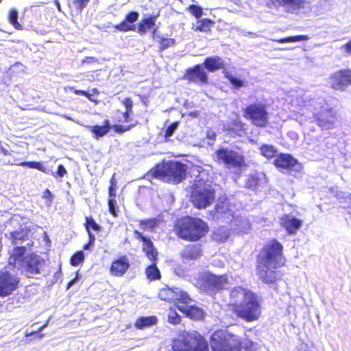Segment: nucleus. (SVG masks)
Returning a JSON list of instances; mask_svg holds the SVG:
<instances>
[{
	"label": "nucleus",
	"mask_w": 351,
	"mask_h": 351,
	"mask_svg": "<svg viewBox=\"0 0 351 351\" xmlns=\"http://www.w3.org/2000/svg\"><path fill=\"white\" fill-rule=\"evenodd\" d=\"M230 311L246 322L258 321L262 316V305L256 293L243 286H236L230 291Z\"/></svg>",
	"instance_id": "obj_1"
},
{
	"label": "nucleus",
	"mask_w": 351,
	"mask_h": 351,
	"mask_svg": "<svg viewBox=\"0 0 351 351\" xmlns=\"http://www.w3.org/2000/svg\"><path fill=\"white\" fill-rule=\"evenodd\" d=\"M174 230L180 239L195 242L206 236L209 227L206 221L199 217L184 216L176 221Z\"/></svg>",
	"instance_id": "obj_2"
},
{
	"label": "nucleus",
	"mask_w": 351,
	"mask_h": 351,
	"mask_svg": "<svg viewBox=\"0 0 351 351\" xmlns=\"http://www.w3.org/2000/svg\"><path fill=\"white\" fill-rule=\"evenodd\" d=\"M186 165L180 161L168 160L156 165L152 169V176L165 182L178 184L186 178Z\"/></svg>",
	"instance_id": "obj_3"
},
{
	"label": "nucleus",
	"mask_w": 351,
	"mask_h": 351,
	"mask_svg": "<svg viewBox=\"0 0 351 351\" xmlns=\"http://www.w3.org/2000/svg\"><path fill=\"white\" fill-rule=\"evenodd\" d=\"M173 351H208L206 339L197 331H181L171 343Z\"/></svg>",
	"instance_id": "obj_4"
},
{
	"label": "nucleus",
	"mask_w": 351,
	"mask_h": 351,
	"mask_svg": "<svg viewBox=\"0 0 351 351\" xmlns=\"http://www.w3.org/2000/svg\"><path fill=\"white\" fill-rule=\"evenodd\" d=\"M133 234L136 239L140 240L142 242V252L151 261V264L147 266L145 270L147 279L149 281L160 280L162 278L161 273L157 267L158 252L153 241L149 237L144 236L138 230H134Z\"/></svg>",
	"instance_id": "obj_5"
},
{
	"label": "nucleus",
	"mask_w": 351,
	"mask_h": 351,
	"mask_svg": "<svg viewBox=\"0 0 351 351\" xmlns=\"http://www.w3.org/2000/svg\"><path fill=\"white\" fill-rule=\"evenodd\" d=\"M212 351H242L241 338L227 329L215 330L209 338Z\"/></svg>",
	"instance_id": "obj_6"
},
{
	"label": "nucleus",
	"mask_w": 351,
	"mask_h": 351,
	"mask_svg": "<svg viewBox=\"0 0 351 351\" xmlns=\"http://www.w3.org/2000/svg\"><path fill=\"white\" fill-rule=\"evenodd\" d=\"M191 189L190 201L196 208H206L215 202V189L204 180H195Z\"/></svg>",
	"instance_id": "obj_7"
},
{
	"label": "nucleus",
	"mask_w": 351,
	"mask_h": 351,
	"mask_svg": "<svg viewBox=\"0 0 351 351\" xmlns=\"http://www.w3.org/2000/svg\"><path fill=\"white\" fill-rule=\"evenodd\" d=\"M283 250L282 244L277 239H272L262 247L257 256V263L259 264H281L282 261H285L283 256Z\"/></svg>",
	"instance_id": "obj_8"
},
{
	"label": "nucleus",
	"mask_w": 351,
	"mask_h": 351,
	"mask_svg": "<svg viewBox=\"0 0 351 351\" xmlns=\"http://www.w3.org/2000/svg\"><path fill=\"white\" fill-rule=\"evenodd\" d=\"M243 117L258 128H265L269 123V113L264 104H250L243 108Z\"/></svg>",
	"instance_id": "obj_9"
},
{
	"label": "nucleus",
	"mask_w": 351,
	"mask_h": 351,
	"mask_svg": "<svg viewBox=\"0 0 351 351\" xmlns=\"http://www.w3.org/2000/svg\"><path fill=\"white\" fill-rule=\"evenodd\" d=\"M215 154V162L228 167L242 168L247 166L245 156L234 150L222 147L217 149Z\"/></svg>",
	"instance_id": "obj_10"
},
{
	"label": "nucleus",
	"mask_w": 351,
	"mask_h": 351,
	"mask_svg": "<svg viewBox=\"0 0 351 351\" xmlns=\"http://www.w3.org/2000/svg\"><path fill=\"white\" fill-rule=\"evenodd\" d=\"M158 297L162 301L173 303L176 307L177 305L189 304L193 301L186 291L178 287L169 286L161 288L158 291Z\"/></svg>",
	"instance_id": "obj_11"
},
{
	"label": "nucleus",
	"mask_w": 351,
	"mask_h": 351,
	"mask_svg": "<svg viewBox=\"0 0 351 351\" xmlns=\"http://www.w3.org/2000/svg\"><path fill=\"white\" fill-rule=\"evenodd\" d=\"M285 265L284 261L281 264H259L257 263L256 271L259 279L265 284L274 285L282 276L277 269Z\"/></svg>",
	"instance_id": "obj_12"
},
{
	"label": "nucleus",
	"mask_w": 351,
	"mask_h": 351,
	"mask_svg": "<svg viewBox=\"0 0 351 351\" xmlns=\"http://www.w3.org/2000/svg\"><path fill=\"white\" fill-rule=\"evenodd\" d=\"M138 123V121H135L134 123L127 125H123L120 124H114L113 125H110V121L108 119H105L103 121L102 125H91L88 126V129L92 133L93 136L95 138L99 139L106 135L110 131L111 128H112L114 132L117 134H123L136 126Z\"/></svg>",
	"instance_id": "obj_13"
},
{
	"label": "nucleus",
	"mask_w": 351,
	"mask_h": 351,
	"mask_svg": "<svg viewBox=\"0 0 351 351\" xmlns=\"http://www.w3.org/2000/svg\"><path fill=\"white\" fill-rule=\"evenodd\" d=\"M313 122L322 130H331L338 119L337 112L332 107H322L313 114Z\"/></svg>",
	"instance_id": "obj_14"
},
{
	"label": "nucleus",
	"mask_w": 351,
	"mask_h": 351,
	"mask_svg": "<svg viewBox=\"0 0 351 351\" xmlns=\"http://www.w3.org/2000/svg\"><path fill=\"white\" fill-rule=\"evenodd\" d=\"M329 87L335 91L344 92L351 86V69H341L328 77Z\"/></svg>",
	"instance_id": "obj_15"
},
{
	"label": "nucleus",
	"mask_w": 351,
	"mask_h": 351,
	"mask_svg": "<svg viewBox=\"0 0 351 351\" xmlns=\"http://www.w3.org/2000/svg\"><path fill=\"white\" fill-rule=\"evenodd\" d=\"M19 278L9 271H0V296L5 297L16 290Z\"/></svg>",
	"instance_id": "obj_16"
},
{
	"label": "nucleus",
	"mask_w": 351,
	"mask_h": 351,
	"mask_svg": "<svg viewBox=\"0 0 351 351\" xmlns=\"http://www.w3.org/2000/svg\"><path fill=\"white\" fill-rule=\"evenodd\" d=\"M183 79L189 83L199 85L208 84V77L204 67L202 64H197L185 70Z\"/></svg>",
	"instance_id": "obj_17"
},
{
	"label": "nucleus",
	"mask_w": 351,
	"mask_h": 351,
	"mask_svg": "<svg viewBox=\"0 0 351 351\" xmlns=\"http://www.w3.org/2000/svg\"><path fill=\"white\" fill-rule=\"evenodd\" d=\"M130 267V259L127 255L119 256L112 259L109 267V273L113 277L123 276Z\"/></svg>",
	"instance_id": "obj_18"
},
{
	"label": "nucleus",
	"mask_w": 351,
	"mask_h": 351,
	"mask_svg": "<svg viewBox=\"0 0 351 351\" xmlns=\"http://www.w3.org/2000/svg\"><path fill=\"white\" fill-rule=\"evenodd\" d=\"M44 261L35 254H30L22 260L21 267L24 268L25 271L30 274H38L40 272V267Z\"/></svg>",
	"instance_id": "obj_19"
},
{
	"label": "nucleus",
	"mask_w": 351,
	"mask_h": 351,
	"mask_svg": "<svg viewBox=\"0 0 351 351\" xmlns=\"http://www.w3.org/2000/svg\"><path fill=\"white\" fill-rule=\"evenodd\" d=\"M224 130L232 137L243 136L247 134V125L239 117L226 123Z\"/></svg>",
	"instance_id": "obj_20"
},
{
	"label": "nucleus",
	"mask_w": 351,
	"mask_h": 351,
	"mask_svg": "<svg viewBox=\"0 0 351 351\" xmlns=\"http://www.w3.org/2000/svg\"><path fill=\"white\" fill-rule=\"evenodd\" d=\"M302 221L300 219L291 216L289 214L283 215L280 218V225L283 228L288 234H295L301 228Z\"/></svg>",
	"instance_id": "obj_21"
},
{
	"label": "nucleus",
	"mask_w": 351,
	"mask_h": 351,
	"mask_svg": "<svg viewBox=\"0 0 351 351\" xmlns=\"http://www.w3.org/2000/svg\"><path fill=\"white\" fill-rule=\"evenodd\" d=\"M177 308L186 317L193 320H202L205 317L206 314L204 309L196 305L190 304L177 305Z\"/></svg>",
	"instance_id": "obj_22"
},
{
	"label": "nucleus",
	"mask_w": 351,
	"mask_h": 351,
	"mask_svg": "<svg viewBox=\"0 0 351 351\" xmlns=\"http://www.w3.org/2000/svg\"><path fill=\"white\" fill-rule=\"evenodd\" d=\"M298 164V160L290 154L281 153L278 154L274 161L276 168L291 169Z\"/></svg>",
	"instance_id": "obj_23"
},
{
	"label": "nucleus",
	"mask_w": 351,
	"mask_h": 351,
	"mask_svg": "<svg viewBox=\"0 0 351 351\" xmlns=\"http://www.w3.org/2000/svg\"><path fill=\"white\" fill-rule=\"evenodd\" d=\"M138 13L135 11L130 12L121 23L114 25V29L122 32L133 31L135 29L134 23L138 20Z\"/></svg>",
	"instance_id": "obj_24"
},
{
	"label": "nucleus",
	"mask_w": 351,
	"mask_h": 351,
	"mask_svg": "<svg viewBox=\"0 0 351 351\" xmlns=\"http://www.w3.org/2000/svg\"><path fill=\"white\" fill-rule=\"evenodd\" d=\"M202 256V249L199 244H188L180 252V257L183 261H194Z\"/></svg>",
	"instance_id": "obj_25"
},
{
	"label": "nucleus",
	"mask_w": 351,
	"mask_h": 351,
	"mask_svg": "<svg viewBox=\"0 0 351 351\" xmlns=\"http://www.w3.org/2000/svg\"><path fill=\"white\" fill-rule=\"evenodd\" d=\"M203 66L209 72L225 69L226 64L223 59L217 56L207 57L204 59Z\"/></svg>",
	"instance_id": "obj_26"
},
{
	"label": "nucleus",
	"mask_w": 351,
	"mask_h": 351,
	"mask_svg": "<svg viewBox=\"0 0 351 351\" xmlns=\"http://www.w3.org/2000/svg\"><path fill=\"white\" fill-rule=\"evenodd\" d=\"M215 21L210 19H202L197 21V25L193 27V29L195 32L208 33L211 31V29L215 25Z\"/></svg>",
	"instance_id": "obj_27"
},
{
	"label": "nucleus",
	"mask_w": 351,
	"mask_h": 351,
	"mask_svg": "<svg viewBox=\"0 0 351 351\" xmlns=\"http://www.w3.org/2000/svg\"><path fill=\"white\" fill-rule=\"evenodd\" d=\"M121 103L125 107V111L122 113L123 122L129 123L132 121L131 116L133 114L132 99L130 97H125Z\"/></svg>",
	"instance_id": "obj_28"
},
{
	"label": "nucleus",
	"mask_w": 351,
	"mask_h": 351,
	"mask_svg": "<svg viewBox=\"0 0 351 351\" xmlns=\"http://www.w3.org/2000/svg\"><path fill=\"white\" fill-rule=\"evenodd\" d=\"M208 282L213 289L221 290L227 282V277L226 275H211L208 278Z\"/></svg>",
	"instance_id": "obj_29"
},
{
	"label": "nucleus",
	"mask_w": 351,
	"mask_h": 351,
	"mask_svg": "<svg viewBox=\"0 0 351 351\" xmlns=\"http://www.w3.org/2000/svg\"><path fill=\"white\" fill-rule=\"evenodd\" d=\"M259 150L261 156L267 160L276 158L278 156L277 149L272 145L262 144L259 147Z\"/></svg>",
	"instance_id": "obj_30"
},
{
	"label": "nucleus",
	"mask_w": 351,
	"mask_h": 351,
	"mask_svg": "<svg viewBox=\"0 0 351 351\" xmlns=\"http://www.w3.org/2000/svg\"><path fill=\"white\" fill-rule=\"evenodd\" d=\"M157 323V318L155 316L140 317L134 323V326L137 329H143L150 327Z\"/></svg>",
	"instance_id": "obj_31"
},
{
	"label": "nucleus",
	"mask_w": 351,
	"mask_h": 351,
	"mask_svg": "<svg viewBox=\"0 0 351 351\" xmlns=\"http://www.w3.org/2000/svg\"><path fill=\"white\" fill-rule=\"evenodd\" d=\"M84 228L87 232L88 235L89 233H92L91 230L96 232L101 231L102 228L98 224L91 215L85 217V222L84 223Z\"/></svg>",
	"instance_id": "obj_32"
},
{
	"label": "nucleus",
	"mask_w": 351,
	"mask_h": 351,
	"mask_svg": "<svg viewBox=\"0 0 351 351\" xmlns=\"http://www.w3.org/2000/svg\"><path fill=\"white\" fill-rule=\"evenodd\" d=\"M155 25L154 17L149 16L143 19L138 25V32L143 35L147 32V30Z\"/></svg>",
	"instance_id": "obj_33"
},
{
	"label": "nucleus",
	"mask_w": 351,
	"mask_h": 351,
	"mask_svg": "<svg viewBox=\"0 0 351 351\" xmlns=\"http://www.w3.org/2000/svg\"><path fill=\"white\" fill-rule=\"evenodd\" d=\"M25 252L26 247L25 246H17L14 247L13 252L10 256V259L12 260L14 264H16L17 262L20 264L22 263V260L25 257Z\"/></svg>",
	"instance_id": "obj_34"
},
{
	"label": "nucleus",
	"mask_w": 351,
	"mask_h": 351,
	"mask_svg": "<svg viewBox=\"0 0 351 351\" xmlns=\"http://www.w3.org/2000/svg\"><path fill=\"white\" fill-rule=\"evenodd\" d=\"M308 39V36L306 35H297V36H291L287 37L281 38L279 39H273L272 41L277 43H295L299 41H304Z\"/></svg>",
	"instance_id": "obj_35"
},
{
	"label": "nucleus",
	"mask_w": 351,
	"mask_h": 351,
	"mask_svg": "<svg viewBox=\"0 0 351 351\" xmlns=\"http://www.w3.org/2000/svg\"><path fill=\"white\" fill-rule=\"evenodd\" d=\"M17 165L22 166V167H27L31 169H37L43 173H49V171L45 168L43 164L40 162L36 161H23L19 163H17Z\"/></svg>",
	"instance_id": "obj_36"
},
{
	"label": "nucleus",
	"mask_w": 351,
	"mask_h": 351,
	"mask_svg": "<svg viewBox=\"0 0 351 351\" xmlns=\"http://www.w3.org/2000/svg\"><path fill=\"white\" fill-rule=\"evenodd\" d=\"M158 220L156 218L146 219L138 221V225L141 228L145 231L147 230H153L158 226Z\"/></svg>",
	"instance_id": "obj_37"
},
{
	"label": "nucleus",
	"mask_w": 351,
	"mask_h": 351,
	"mask_svg": "<svg viewBox=\"0 0 351 351\" xmlns=\"http://www.w3.org/2000/svg\"><path fill=\"white\" fill-rule=\"evenodd\" d=\"M279 3L292 10L300 9L302 7L304 0H278Z\"/></svg>",
	"instance_id": "obj_38"
},
{
	"label": "nucleus",
	"mask_w": 351,
	"mask_h": 351,
	"mask_svg": "<svg viewBox=\"0 0 351 351\" xmlns=\"http://www.w3.org/2000/svg\"><path fill=\"white\" fill-rule=\"evenodd\" d=\"M159 51H164L176 45V40L171 38L158 36Z\"/></svg>",
	"instance_id": "obj_39"
},
{
	"label": "nucleus",
	"mask_w": 351,
	"mask_h": 351,
	"mask_svg": "<svg viewBox=\"0 0 351 351\" xmlns=\"http://www.w3.org/2000/svg\"><path fill=\"white\" fill-rule=\"evenodd\" d=\"M71 90L76 95H81L86 97L89 101L95 102L96 100L93 98V95H99V91L97 88H94L91 90L92 93H89L86 90H77L74 88H71Z\"/></svg>",
	"instance_id": "obj_40"
},
{
	"label": "nucleus",
	"mask_w": 351,
	"mask_h": 351,
	"mask_svg": "<svg viewBox=\"0 0 351 351\" xmlns=\"http://www.w3.org/2000/svg\"><path fill=\"white\" fill-rule=\"evenodd\" d=\"M12 243L16 244L19 241H24L27 238V232L25 230L14 231L10 233Z\"/></svg>",
	"instance_id": "obj_41"
},
{
	"label": "nucleus",
	"mask_w": 351,
	"mask_h": 351,
	"mask_svg": "<svg viewBox=\"0 0 351 351\" xmlns=\"http://www.w3.org/2000/svg\"><path fill=\"white\" fill-rule=\"evenodd\" d=\"M85 258L84 254L82 250L75 252L70 258V264L76 267L84 262Z\"/></svg>",
	"instance_id": "obj_42"
},
{
	"label": "nucleus",
	"mask_w": 351,
	"mask_h": 351,
	"mask_svg": "<svg viewBox=\"0 0 351 351\" xmlns=\"http://www.w3.org/2000/svg\"><path fill=\"white\" fill-rule=\"evenodd\" d=\"M8 21L16 29L21 30L22 25L18 21V12L16 10H10L9 11Z\"/></svg>",
	"instance_id": "obj_43"
},
{
	"label": "nucleus",
	"mask_w": 351,
	"mask_h": 351,
	"mask_svg": "<svg viewBox=\"0 0 351 351\" xmlns=\"http://www.w3.org/2000/svg\"><path fill=\"white\" fill-rule=\"evenodd\" d=\"M108 211L110 213V215H112L114 217H118L119 209L116 198L108 197Z\"/></svg>",
	"instance_id": "obj_44"
},
{
	"label": "nucleus",
	"mask_w": 351,
	"mask_h": 351,
	"mask_svg": "<svg viewBox=\"0 0 351 351\" xmlns=\"http://www.w3.org/2000/svg\"><path fill=\"white\" fill-rule=\"evenodd\" d=\"M117 189V180L115 178V174H113L110 179V184L108 186V196L109 197L116 198Z\"/></svg>",
	"instance_id": "obj_45"
},
{
	"label": "nucleus",
	"mask_w": 351,
	"mask_h": 351,
	"mask_svg": "<svg viewBox=\"0 0 351 351\" xmlns=\"http://www.w3.org/2000/svg\"><path fill=\"white\" fill-rule=\"evenodd\" d=\"M224 76L234 88H239L244 86V82L241 80L233 77L228 72L224 73Z\"/></svg>",
	"instance_id": "obj_46"
},
{
	"label": "nucleus",
	"mask_w": 351,
	"mask_h": 351,
	"mask_svg": "<svg viewBox=\"0 0 351 351\" xmlns=\"http://www.w3.org/2000/svg\"><path fill=\"white\" fill-rule=\"evenodd\" d=\"M179 125V121H176L171 123L165 130L164 137L166 140H168L178 129Z\"/></svg>",
	"instance_id": "obj_47"
},
{
	"label": "nucleus",
	"mask_w": 351,
	"mask_h": 351,
	"mask_svg": "<svg viewBox=\"0 0 351 351\" xmlns=\"http://www.w3.org/2000/svg\"><path fill=\"white\" fill-rule=\"evenodd\" d=\"M181 320H182L181 317L178 315V313L176 311L172 310L169 313L168 322L170 324H172L174 325L178 324L180 323Z\"/></svg>",
	"instance_id": "obj_48"
},
{
	"label": "nucleus",
	"mask_w": 351,
	"mask_h": 351,
	"mask_svg": "<svg viewBox=\"0 0 351 351\" xmlns=\"http://www.w3.org/2000/svg\"><path fill=\"white\" fill-rule=\"evenodd\" d=\"M188 10L191 12V14L197 19L199 18L203 14L202 8L195 4L190 5L188 8Z\"/></svg>",
	"instance_id": "obj_49"
},
{
	"label": "nucleus",
	"mask_w": 351,
	"mask_h": 351,
	"mask_svg": "<svg viewBox=\"0 0 351 351\" xmlns=\"http://www.w3.org/2000/svg\"><path fill=\"white\" fill-rule=\"evenodd\" d=\"M88 241L83 246V250L92 251L95 245V237L93 233H89Z\"/></svg>",
	"instance_id": "obj_50"
},
{
	"label": "nucleus",
	"mask_w": 351,
	"mask_h": 351,
	"mask_svg": "<svg viewBox=\"0 0 351 351\" xmlns=\"http://www.w3.org/2000/svg\"><path fill=\"white\" fill-rule=\"evenodd\" d=\"M67 174V171L62 165H59L56 173L52 172L51 175L55 178H63Z\"/></svg>",
	"instance_id": "obj_51"
},
{
	"label": "nucleus",
	"mask_w": 351,
	"mask_h": 351,
	"mask_svg": "<svg viewBox=\"0 0 351 351\" xmlns=\"http://www.w3.org/2000/svg\"><path fill=\"white\" fill-rule=\"evenodd\" d=\"M90 0H74L73 3L75 5L76 10L81 12L83 9L86 6Z\"/></svg>",
	"instance_id": "obj_52"
},
{
	"label": "nucleus",
	"mask_w": 351,
	"mask_h": 351,
	"mask_svg": "<svg viewBox=\"0 0 351 351\" xmlns=\"http://www.w3.org/2000/svg\"><path fill=\"white\" fill-rule=\"evenodd\" d=\"M25 337L27 338L29 337H33V339H30L31 341H32L33 339H41L45 337V335L43 333H42L40 330H38L36 331H33V332L27 333L25 335Z\"/></svg>",
	"instance_id": "obj_53"
},
{
	"label": "nucleus",
	"mask_w": 351,
	"mask_h": 351,
	"mask_svg": "<svg viewBox=\"0 0 351 351\" xmlns=\"http://www.w3.org/2000/svg\"><path fill=\"white\" fill-rule=\"evenodd\" d=\"M245 351H258L256 343L252 341H250L245 347Z\"/></svg>",
	"instance_id": "obj_54"
},
{
	"label": "nucleus",
	"mask_w": 351,
	"mask_h": 351,
	"mask_svg": "<svg viewBox=\"0 0 351 351\" xmlns=\"http://www.w3.org/2000/svg\"><path fill=\"white\" fill-rule=\"evenodd\" d=\"M342 48L344 49L345 52L351 56V39L348 41L346 43H345Z\"/></svg>",
	"instance_id": "obj_55"
},
{
	"label": "nucleus",
	"mask_w": 351,
	"mask_h": 351,
	"mask_svg": "<svg viewBox=\"0 0 351 351\" xmlns=\"http://www.w3.org/2000/svg\"><path fill=\"white\" fill-rule=\"evenodd\" d=\"M77 275H78V274L77 273L76 276L68 282L66 287V290H69L75 283V282L77 280Z\"/></svg>",
	"instance_id": "obj_56"
},
{
	"label": "nucleus",
	"mask_w": 351,
	"mask_h": 351,
	"mask_svg": "<svg viewBox=\"0 0 351 351\" xmlns=\"http://www.w3.org/2000/svg\"><path fill=\"white\" fill-rule=\"evenodd\" d=\"M44 197L47 198L51 201L53 199V195L48 189H45L44 191Z\"/></svg>",
	"instance_id": "obj_57"
},
{
	"label": "nucleus",
	"mask_w": 351,
	"mask_h": 351,
	"mask_svg": "<svg viewBox=\"0 0 351 351\" xmlns=\"http://www.w3.org/2000/svg\"><path fill=\"white\" fill-rule=\"evenodd\" d=\"M0 152L5 156H9L10 155V152L5 149V147H3V146H1L0 147Z\"/></svg>",
	"instance_id": "obj_58"
},
{
	"label": "nucleus",
	"mask_w": 351,
	"mask_h": 351,
	"mask_svg": "<svg viewBox=\"0 0 351 351\" xmlns=\"http://www.w3.org/2000/svg\"><path fill=\"white\" fill-rule=\"evenodd\" d=\"M55 275L57 276L58 278L61 277V276H62L61 269H59L58 271L55 274Z\"/></svg>",
	"instance_id": "obj_59"
},
{
	"label": "nucleus",
	"mask_w": 351,
	"mask_h": 351,
	"mask_svg": "<svg viewBox=\"0 0 351 351\" xmlns=\"http://www.w3.org/2000/svg\"><path fill=\"white\" fill-rule=\"evenodd\" d=\"M47 322H46V323H45V324H44L43 326H41L38 328V330H40V331H42V330H43V328H45L47 326Z\"/></svg>",
	"instance_id": "obj_60"
},
{
	"label": "nucleus",
	"mask_w": 351,
	"mask_h": 351,
	"mask_svg": "<svg viewBox=\"0 0 351 351\" xmlns=\"http://www.w3.org/2000/svg\"><path fill=\"white\" fill-rule=\"evenodd\" d=\"M86 60H94V58H93V57H87Z\"/></svg>",
	"instance_id": "obj_61"
}]
</instances>
